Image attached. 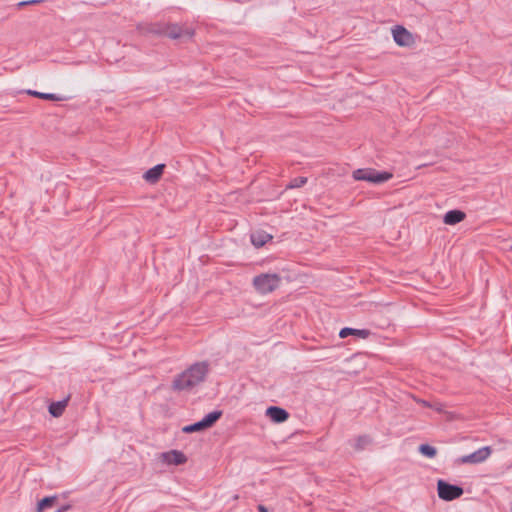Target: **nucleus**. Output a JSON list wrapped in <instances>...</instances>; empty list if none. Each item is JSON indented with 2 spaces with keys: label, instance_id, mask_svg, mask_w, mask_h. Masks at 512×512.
I'll return each mask as SVG.
<instances>
[{
  "label": "nucleus",
  "instance_id": "nucleus-25",
  "mask_svg": "<svg viewBox=\"0 0 512 512\" xmlns=\"http://www.w3.org/2000/svg\"><path fill=\"white\" fill-rule=\"evenodd\" d=\"M424 406H430L426 401H423Z\"/></svg>",
  "mask_w": 512,
  "mask_h": 512
},
{
  "label": "nucleus",
  "instance_id": "nucleus-12",
  "mask_svg": "<svg viewBox=\"0 0 512 512\" xmlns=\"http://www.w3.org/2000/svg\"><path fill=\"white\" fill-rule=\"evenodd\" d=\"M392 177L389 172H379L372 168H367V181L371 183H384Z\"/></svg>",
  "mask_w": 512,
  "mask_h": 512
},
{
  "label": "nucleus",
  "instance_id": "nucleus-11",
  "mask_svg": "<svg viewBox=\"0 0 512 512\" xmlns=\"http://www.w3.org/2000/svg\"><path fill=\"white\" fill-rule=\"evenodd\" d=\"M164 169H165V164H157L154 167L148 169L144 173L143 178L147 182L154 184L161 178V176L164 172Z\"/></svg>",
  "mask_w": 512,
  "mask_h": 512
},
{
  "label": "nucleus",
  "instance_id": "nucleus-2",
  "mask_svg": "<svg viewBox=\"0 0 512 512\" xmlns=\"http://www.w3.org/2000/svg\"><path fill=\"white\" fill-rule=\"evenodd\" d=\"M148 32L154 35L167 36L174 40L187 42L194 36V29L186 25L176 23H152L148 27Z\"/></svg>",
  "mask_w": 512,
  "mask_h": 512
},
{
  "label": "nucleus",
  "instance_id": "nucleus-21",
  "mask_svg": "<svg viewBox=\"0 0 512 512\" xmlns=\"http://www.w3.org/2000/svg\"><path fill=\"white\" fill-rule=\"evenodd\" d=\"M353 178L357 181H367V168L355 170L353 172Z\"/></svg>",
  "mask_w": 512,
  "mask_h": 512
},
{
  "label": "nucleus",
  "instance_id": "nucleus-24",
  "mask_svg": "<svg viewBox=\"0 0 512 512\" xmlns=\"http://www.w3.org/2000/svg\"><path fill=\"white\" fill-rule=\"evenodd\" d=\"M258 512H268V509L264 505H259Z\"/></svg>",
  "mask_w": 512,
  "mask_h": 512
},
{
  "label": "nucleus",
  "instance_id": "nucleus-18",
  "mask_svg": "<svg viewBox=\"0 0 512 512\" xmlns=\"http://www.w3.org/2000/svg\"><path fill=\"white\" fill-rule=\"evenodd\" d=\"M372 443V439L368 435H360L355 439L353 447L356 451H362Z\"/></svg>",
  "mask_w": 512,
  "mask_h": 512
},
{
  "label": "nucleus",
  "instance_id": "nucleus-16",
  "mask_svg": "<svg viewBox=\"0 0 512 512\" xmlns=\"http://www.w3.org/2000/svg\"><path fill=\"white\" fill-rule=\"evenodd\" d=\"M68 404V398L61 401L52 402L49 405L48 411L53 417H60Z\"/></svg>",
  "mask_w": 512,
  "mask_h": 512
},
{
  "label": "nucleus",
  "instance_id": "nucleus-6",
  "mask_svg": "<svg viewBox=\"0 0 512 512\" xmlns=\"http://www.w3.org/2000/svg\"><path fill=\"white\" fill-rule=\"evenodd\" d=\"M492 453L490 446H484L468 455L461 456L457 459L458 464H479L484 462Z\"/></svg>",
  "mask_w": 512,
  "mask_h": 512
},
{
  "label": "nucleus",
  "instance_id": "nucleus-14",
  "mask_svg": "<svg viewBox=\"0 0 512 512\" xmlns=\"http://www.w3.org/2000/svg\"><path fill=\"white\" fill-rule=\"evenodd\" d=\"M466 217V214L458 209L449 210L445 213L443 217V222L447 225H456L463 221Z\"/></svg>",
  "mask_w": 512,
  "mask_h": 512
},
{
  "label": "nucleus",
  "instance_id": "nucleus-22",
  "mask_svg": "<svg viewBox=\"0 0 512 512\" xmlns=\"http://www.w3.org/2000/svg\"><path fill=\"white\" fill-rule=\"evenodd\" d=\"M43 0H29V1H22L18 5L19 6H25V5H31V4H37L42 2Z\"/></svg>",
  "mask_w": 512,
  "mask_h": 512
},
{
  "label": "nucleus",
  "instance_id": "nucleus-5",
  "mask_svg": "<svg viewBox=\"0 0 512 512\" xmlns=\"http://www.w3.org/2000/svg\"><path fill=\"white\" fill-rule=\"evenodd\" d=\"M437 492L440 499L453 501L460 498L463 495L464 490L461 486L450 484L445 480L440 479L437 482Z\"/></svg>",
  "mask_w": 512,
  "mask_h": 512
},
{
  "label": "nucleus",
  "instance_id": "nucleus-10",
  "mask_svg": "<svg viewBox=\"0 0 512 512\" xmlns=\"http://www.w3.org/2000/svg\"><path fill=\"white\" fill-rule=\"evenodd\" d=\"M273 239V236L266 231L263 230H257L251 233L250 240L251 243L256 247L260 248L263 247L266 243L271 241Z\"/></svg>",
  "mask_w": 512,
  "mask_h": 512
},
{
  "label": "nucleus",
  "instance_id": "nucleus-20",
  "mask_svg": "<svg viewBox=\"0 0 512 512\" xmlns=\"http://www.w3.org/2000/svg\"><path fill=\"white\" fill-rule=\"evenodd\" d=\"M308 181V178L307 177H296L294 179H292L287 185H286V189H295V188H300L302 186H304Z\"/></svg>",
  "mask_w": 512,
  "mask_h": 512
},
{
  "label": "nucleus",
  "instance_id": "nucleus-13",
  "mask_svg": "<svg viewBox=\"0 0 512 512\" xmlns=\"http://www.w3.org/2000/svg\"><path fill=\"white\" fill-rule=\"evenodd\" d=\"M371 335V331L368 329H355L350 327H344L339 332L340 338H346L348 336H356L358 338L366 339Z\"/></svg>",
  "mask_w": 512,
  "mask_h": 512
},
{
  "label": "nucleus",
  "instance_id": "nucleus-7",
  "mask_svg": "<svg viewBox=\"0 0 512 512\" xmlns=\"http://www.w3.org/2000/svg\"><path fill=\"white\" fill-rule=\"evenodd\" d=\"M160 459L168 465H182L187 462L186 455L179 450H170L160 454Z\"/></svg>",
  "mask_w": 512,
  "mask_h": 512
},
{
  "label": "nucleus",
  "instance_id": "nucleus-19",
  "mask_svg": "<svg viewBox=\"0 0 512 512\" xmlns=\"http://www.w3.org/2000/svg\"><path fill=\"white\" fill-rule=\"evenodd\" d=\"M419 452L428 458H434L437 454V450L435 447L429 445V444H421L419 446Z\"/></svg>",
  "mask_w": 512,
  "mask_h": 512
},
{
  "label": "nucleus",
  "instance_id": "nucleus-3",
  "mask_svg": "<svg viewBox=\"0 0 512 512\" xmlns=\"http://www.w3.org/2000/svg\"><path fill=\"white\" fill-rule=\"evenodd\" d=\"M281 283V277L276 273H263L253 278V286L260 294H268L276 290Z\"/></svg>",
  "mask_w": 512,
  "mask_h": 512
},
{
  "label": "nucleus",
  "instance_id": "nucleus-17",
  "mask_svg": "<svg viewBox=\"0 0 512 512\" xmlns=\"http://www.w3.org/2000/svg\"><path fill=\"white\" fill-rule=\"evenodd\" d=\"M57 496H47L38 501L36 512H44L46 509L52 508L57 502Z\"/></svg>",
  "mask_w": 512,
  "mask_h": 512
},
{
  "label": "nucleus",
  "instance_id": "nucleus-9",
  "mask_svg": "<svg viewBox=\"0 0 512 512\" xmlns=\"http://www.w3.org/2000/svg\"><path fill=\"white\" fill-rule=\"evenodd\" d=\"M266 416L274 423H283L289 418V413L279 406H269L266 409Z\"/></svg>",
  "mask_w": 512,
  "mask_h": 512
},
{
  "label": "nucleus",
  "instance_id": "nucleus-8",
  "mask_svg": "<svg viewBox=\"0 0 512 512\" xmlns=\"http://www.w3.org/2000/svg\"><path fill=\"white\" fill-rule=\"evenodd\" d=\"M392 33L394 41L399 46H410L413 43L412 34L403 26H395Z\"/></svg>",
  "mask_w": 512,
  "mask_h": 512
},
{
  "label": "nucleus",
  "instance_id": "nucleus-23",
  "mask_svg": "<svg viewBox=\"0 0 512 512\" xmlns=\"http://www.w3.org/2000/svg\"><path fill=\"white\" fill-rule=\"evenodd\" d=\"M71 508L70 505H62L55 512H66Z\"/></svg>",
  "mask_w": 512,
  "mask_h": 512
},
{
  "label": "nucleus",
  "instance_id": "nucleus-4",
  "mask_svg": "<svg viewBox=\"0 0 512 512\" xmlns=\"http://www.w3.org/2000/svg\"><path fill=\"white\" fill-rule=\"evenodd\" d=\"M221 410H214L205 415L200 421L182 427V432L191 434L195 432L205 431L215 425V423L222 417Z\"/></svg>",
  "mask_w": 512,
  "mask_h": 512
},
{
  "label": "nucleus",
  "instance_id": "nucleus-1",
  "mask_svg": "<svg viewBox=\"0 0 512 512\" xmlns=\"http://www.w3.org/2000/svg\"><path fill=\"white\" fill-rule=\"evenodd\" d=\"M209 372L210 363L208 361L196 362L174 378L172 389L175 391H191L205 382Z\"/></svg>",
  "mask_w": 512,
  "mask_h": 512
},
{
  "label": "nucleus",
  "instance_id": "nucleus-15",
  "mask_svg": "<svg viewBox=\"0 0 512 512\" xmlns=\"http://www.w3.org/2000/svg\"><path fill=\"white\" fill-rule=\"evenodd\" d=\"M25 92L28 95H31L33 97L44 99V100H49V101H64V100H66V97L58 95V94H54V93H43V92H38L36 90H31V89H28Z\"/></svg>",
  "mask_w": 512,
  "mask_h": 512
}]
</instances>
